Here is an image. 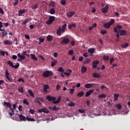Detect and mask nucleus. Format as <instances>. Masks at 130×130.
I'll return each mask as SVG.
<instances>
[{"instance_id": "nucleus-57", "label": "nucleus", "mask_w": 130, "mask_h": 130, "mask_svg": "<svg viewBox=\"0 0 130 130\" xmlns=\"http://www.w3.org/2000/svg\"><path fill=\"white\" fill-rule=\"evenodd\" d=\"M24 37H25V38L28 40H30V36H29L28 35H24Z\"/></svg>"}, {"instance_id": "nucleus-42", "label": "nucleus", "mask_w": 130, "mask_h": 130, "mask_svg": "<svg viewBox=\"0 0 130 130\" xmlns=\"http://www.w3.org/2000/svg\"><path fill=\"white\" fill-rule=\"evenodd\" d=\"M7 35H8L7 31L4 30V31L2 32V37H5V36H7Z\"/></svg>"}, {"instance_id": "nucleus-61", "label": "nucleus", "mask_w": 130, "mask_h": 130, "mask_svg": "<svg viewBox=\"0 0 130 130\" xmlns=\"http://www.w3.org/2000/svg\"><path fill=\"white\" fill-rule=\"evenodd\" d=\"M18 110H19V111H22L23 110V107H22V106L21 105L19 106Z\"/></svg>"}, {"instance_id": "nucleus-54", "label": "nucleus", "mask_w": 130, "mask_h": 130, "mask_svg": "<svg viewBox=\"0 0 130 130\" xmlns=\"http://www.w3.org/2000/svg\"><path fill=\"white\" fill-rule=\"evenodd\" d=\"M0 14H2V15H4L5 14L4 10L1 7H0Z\"/></svg>"}, {"instance_id": "nucleus-62", "label": "nucleus", "mask_w": 130, "mask_h": 130, "mask_svg": "<svg viewBox=\"0 0 130 130\" xmlns=\"http://www.w3.org/2000/svg\"><path fill=\"white\" fill-rule=\"evenodd\" d=\"M107 33V31L105 30H101V34H106Z\"/></svg>"}, {"instance_id": "nucleus-26", "label": "nucleus", "mask_w": 130, "mask_h": 130, "mask_svg": "<svg viewBox=\"0 0 130 130\" xmlns=\"http://www.w3.org/2000/svg\"><path fill=\"white\" fill-rule=\"evenodd\" d=\"M126 34V31L125 30H122L120 31V36H123Z\"/></svg>"}, {"instance_id": "nucleus-24", "label": "nucleus", "mask_w": 130, "mask_h": 130, "mask_svg": "<svg viewBox=\"0 0 130 130\" xmlns=\"http://www.w3.org/2000/svg\"><path fill=\"white\" fill-rule=\"evenodd\" d=\"M57 35L59 36H60L61 35V27H59L58 29H57V32H56Z\"/></svg>"}, {"instance_id": "nucleus-40", "label": "nucleus", "mask_w": 130, "mask_h": 130, "mask_svg": "<svg viewBox=\"0 0 130 130\" xmlns=\"http://www.w3.org/2000/svg\"><path fill=\"white\" fill-rule=\"evenodd\" d=\"M67 105H68V106H70V107H73L75 106V103H74L72 102H70V103L67 104Z\"/></svg>"}, {"instance_id": "nucleus-51", "label": "nucleus", "mask_w": 130, "mask_h": 130, "mask_svg": "<svg viewBox=\"0 0 130 130\" xmlns=\"http://www.w3.org/2000/svg\"><path fill=\"white\" fill-rule=\"evenodd\" d=\"M29 112V113H31V114H34V113H35V111H34V109H30Z\"/></svg>"}, {"instance_id": "nucleus-18", "label": "nucleus", "mask_w": 130, "mask_h": 130, "mask_svg": "<svg viewBox=\"0 0 130 130\" xmlns=\"http://www.w3.org/2000/svg\"><path fill=\"white\" fill-rule=\"evenodd\" d=\"M25 12H26V10L25 9L22 10L20 9L18 11V16L19 17H21L23 15V14L25 13Z\"/></svg>"}, {"instance_id": "nucleus-11", "label": "nucleus", "mask_w": 130, "mask_h": 130, "mask_svg": "<svg viewBox=\"0 0 130 130\" xmlns=\"http://www.w3.org/2000/svg\"><path fill=\"white\" fill-rule=\"evenodd\" d=\"M17 56L19 57V58L17 59L18 61H22V60H24V59L26 58V57L22 56L20 53L17 54Z\"/></svg>"}, {"instance_id": "nucleus-7", "label": "nucleus", "mask_w": 130, "mask_h": 130, "mask_svg": "<svg viewBox=\"0 0 130 130\" xmlns=\"http://www.w3.org/2000/svg\"><path fill=\"white\" fill-rule=\"evenodd\" d=\"M5 75L6 78H7V80L9 81V83H12V82H14V81H13V79L9 77V76H10V74L9 73V70H6Z\"/></svg>"}, {"instance_id": "nucleus-25", "label": "nucleus", "mask_w": 130, "mask_h": 130, "mask_svg": "<svg viewBox=\"0 0 130 130\" xmlns=\"http://www.w3.org/2000/svg\"><path fill=\"white\" fill-rule=\"evenodd\" d=\"M88 52H89V53H91V54H93V53L95 52V49H94V48H91L90 49H89L88 50Z\"/></svg>"}, {"instance_id": "nucleus-48", "label": "nucleus", "mask_w": 130, "mask_h": 130, "mask_svg": "<svg viewBox=\"0 0 130 130\" xmlns=\"http://www.w3.org/2000/svg\"><path fill=\"white\" fill-rule=\"evenodd\" d=\"M90 61L91 60H90V58H87L86 59L84 64H85L86 63H89V62H90Z\"/></svg>"}, {"instance_id": "nucleus-5", "label": "nucleus", "mask_w": 130, "mask_h": 130, "mask_svg": "<svg viewBox=\"0 0 130 130\" xmlns=\"http://www.w3.org/2000/svg\"><path fill=\"white\" fill-rule=\"evenodd\" d=\"M114 22V19H112L110 22L105 23L104 24V27H105V28H106V29H109V28L111 26V25H112V24H113Z\"/></svg>"}, {"instance_id": "nucleus-39", "label": "nucleus", "mask_w": 130, "mask_h": 130, "mask_svg": "<svg viewBox=\"0 0 130 130\" xmlns=\"http://www.w3.org/2000/svg\"><path fill=\"white\" fill-rule=\"evenodd\" d=\"M74 53H75V52H74V50H70L68 52V54L69 55H74Z\"/></svg>"}, {"instance_id": "nucleus-44", "label": "nucleus", "mask_w": 130, "mask_h": 130, "mask_svg": "<svg viewBox=\"0 0 130 130\" xmlns=\"http://www.w3.org/2000/svg\"><path fill=\"white\" fill-rule=\"evenodd\" d=\"M28 22H29V20H28V19H25V20H23L22 22V25L23 26H24V25H26L27 24V23H28Z\"/></svg>"}, {"instance_id": "nucleus-41", "label": "nucleus", "mask_w": 130, "mask_h": 130, "mask_svg": "<svg viewBox=\"0 0 130 130\" xmlns=\"http://www.w3.org/2000/svg\"><path fill=\"white\" fill-rule=\"evenodd\" d=\"M49 6H51L52 8H54V7H55V2H54V1L50 2Z\"/></svg>"}, {"instance_id": "nucleus-30", "label": "nucleus", "mask_w": 130, "mask_h": 130, "mask_svg": "<svg viewBox=\"0 0 130 130\" xmlns=\"http://www.w3.org/2000/svg\"><path fill=\"white\" fill-rule=\"evenodd\" d=\"M60 98L61 97L59 96L56 101H54V102H53V104H57L59 103V102H60Z\"/></svg>"}, {"instance_id": "nucleus-8", "label": "nucleus", "mask_w": 130, "mask_h": 130, "mask_svg": "<svg viewBox=\"0 0 130 130\" xmlns=\"http://www.w3.org/2000/svg\"><path fill=\"white\" fill-rule=\"evenodd\" d=\"M109 5L107 4L105 7L102 9V13H103V14H106L107 13H108V10L109 9Z\"/></svg>"}, {"instance_id": "nucleus-27", "label": "nucleus", "mask_w": 130, "mask_h": 130, "mask_svg": "<svg viewBox=\"0 0 130 130\" xmlns=\"http://www.w3.org/2000/svg\"><path fill=\"white\" fill-rule=\"evenodd\" d=\"M57 63V60H54L51 62V67H54V66H56Z\"/></svg>"}, {"instance_id": "nucleus-46", "label": "nucleus", "mask_w": 130, "mask_h": 130, "mask_svg": "<svg viewBox=\"0 0 130 130\" xmlns=\"http://www.w3.org/2000/svg\"><path fill=\"white\" fill-rule=\"evenodd\" d=\"M99 98H106V94H99Z\"/></svg>"}, {"instance_id": "nucleus-32", "label": "nucleus", "mask_w": 130, "mask_h": 130, "mask_svg": "<svg viewBox=\"0 0 130 130\" xmlns=\"http://www.w3.org/2000/svg\"><path fill=\"white\" fill-rule=\"evenodd\" d=\"M103 58L104 60H106V61H108V60H109V56L107 55H104Z\"/></svg>"}, {"instance_id": "nucleus-15", "label": "nucleus", "mask_w": 130, "mask_h": 130, "mask_svg": "<svg viewBox=\"0 0 130 130\" xmlns=\"http://www.w3.org/2000/svg\"><path fill=\"white\" fill-rule=\"evenodd\" d=\"M99 63V61L98 60L93 61L92 63V68H93L94 69H96V68H97V64H98Z\"/></svg>"}, {"instance_id": "nucleus-43", "label": "nucleus", "mask_w": 130, "mask_h": 130, "mask_svg": "<svg viewBox=\"0 0 130 130\" xmlns=\"http://www.w3.org/2000/svg\"><path fill=\"white\" fill-rule=\"evenodd\" d=\"M27 54V51H23L21 53V56H23L24 57H26L25 55Z\"/></svg>"}, {"instance_id": "nucleus-10", "label": "nucleus", "mask_w": 130, "mask_h": 130, "mask_svg": "<svg viewBox=\"0 0 130 130\" xmlns=\"http://www.w3.org/2000/svg\"><path fill=\"white\" fill-rule=\"evenodd\" d=\"M70 43V39L69 38H64L62 41L60 42L61 44L64 45Z\"/></svg>"}, {"instance_id": "nucleus-21", "label": "nucleus", "mask_w": 130, "mask_h": 130, "mask_svg": "<svg viewBox=\"0 0 130 130\" xmlns=\"http://www.w3.org/2000/svg\"><path fill=\"white\" fill-rule=\"evenodd\" d=\"M118 97H119V94L118 93H115L114 94V101H117L118 100Z\"/></svg>"}, {"instance_id": "nucleus-31", "label": "nucleus", "mask_w": 130, "mask_h": 130, "mask_svg": "<svg viewBox=\"0 0 130 130\" xmlns=\"http://www.w3.org/2000/svg\"><path fill=\"white\" fill-rule=\"evenodd\" d=\"M30 56L31 59H33L34 60H37V57L35 56V55H34V54H31Z\"/></svg>"}, {"instance_id": "nucleus-22", "label": "nucleus", "mask_w": 130, "mask_h": 130, "mask_svg": "<svg viewBox=\"0 0 130 130\" xmlns=\"http://www.w3.org/2000/svg\"><path fill=\"white\" fill-rule=\"evenodd\" d=\"M12 43H13V42L9 40L4 42L5 45H12Z\"/></svg>"}, {"instance_id": "nucleus-6", "label": "nucleus", "mask_w": 130, "mask_h": 130, "mask_svg": "<svg viewBox=\"0 0 130 130\" xmlns=\"http://www.w3.org/2000/svg\"><path fill=\"white\" fill-rule=\"evenodd\" d=\"M54 21H55V17L50 16L49 18V20L46 22V23L47 25H51V24H52L53 22H54Z\"/></svg>"}, {"instance_id": "nucleus-33", "label": "nucleus", "mask_w": 130, "mask_h": 130, "mask_svg": "<svg viewBox=\"0 0 130 130\" xmlns=\"http://www.w3.org/2000/svg\"><path fill=\"white\" fill-rule=\"evenodd\" d=\"M116 107H117V109L119 110V109H121L122 108V106L120 104H116Z\"/></svg>"}, {"instance_id": "nucleus-20", "label": "nucleus", "mask_w": 130, "mask_h": 130, "mask_svg": "<svg viewBox=\"0 0 130 130\" xmlns=\"http://www.w3.org/2000/svg\"><path fill=\"white\" fill-rule=\"evenodd\" d=\"M53 40V37H52V36L50 35H48V36L47 37V41L51 42V41H52Z\"/></svg>"}, {"instance_id": "nucleus-64", "label": "nucleus", "mask_w": 130, "mask_h": 130, "mask_svg": "<svg viewBox=\"0 0 130 130\" xmlns=\"http://www.w3.org/2000/svg\"><path fill=\"white\" fill-rule=\"evenodd\" d=\"M12 58L13 59H17V58H18V57L16 55H12Z\"/></svg>"}, {"instance_id": "nucleus-58", "label": "nucleus", "mask_w": 130, "mask_h": 130, "mask_svg": "<svg viewBox=\"0 0 130 130\" xmlns=\"http://www.w3.org/2000/svg\"><path fill=\"white\" fill-rule=\"evenodd\" d=\"M38 5L37 4H36L35 5H33V6L31 7L32 10H34L35 9H37Z\"/></svg>"}, {"instance_id": "nucleus-14", "label": "nucleus", "mask_w": 130, "mask_h": 130, "mask_svg": "<svg viewBox=\"0 0 130 130\" xmlns=\"http://www.w3.org/2000/svg\"><path fill=\"white\" fill-rule=\"evenodd\" d=\"M94 85H95L94 83H88V84H85L84 87L86 89H91V88H92V87H93V86H94Z\"/></svg>"}, {"instance_id": "nucleus-60", "label": "nucleus", "mask_w": 130, "mask_h": 130, "mask_svg": "<svg viewBox=\"0 0 130 130\" xmlns=\"http://www.w3.org/2000/svg\"><path fill=\"white\" fill-rule=\"evenodd\" d=\"M39 41L40 42H41L42 43H43V42H44V39L40 38L39 39Z\"/></svg>"}, {"instance_id": "nucleus-3", "label": "nucleus", "mask_w": 130, "mask_h": 130, "mask_svg": "<svg viewBox=\"0 0 130 130\" xmlns=\"http://www.w3.org/2000/svg\"><path fill=\"white\" fill-rule=\"evenodd\" d=\"M53 73L51 71H46L43 73V77L44 78H48L50 76H53Z\"/></svg>"}, {"instance_id": "nucleus-49", "label": "nucleus", "mask_w": 130, "mask_h": 130, "mask_svg": "<svg viewBox=\"0 0 130 130\" xmlns=\"http://www.w3.org/2000/svg\"><path fill=\"white\" fill-rule=\"evenodd\" d=\"M58 72H61V73H63L64 72V70H63L62 67H59L58 69Z\"/></svg>"}, {"instance_id": "nucleus-16", "label": "nucleus", "mask_w": 130, "mask_h": 130, "mask_svg": "<svg viewBox=\"0 0 130 130\" xmlns=\"http://www.w3.org/2000/svg\"><path fill=\"white\" fill-rule=\"evenodd\" d=\"M77 26V24H76V23L73 22L72 23L69 24L68 25V29H69V30H71L72 29V28H76V27Z\"/></svg>"}, {"instance_id": "nucleus-38", "label": "nucleus", "mask_w": 130, "mask_h": 130, "mask_svg": "<svg viewBox=\"0 0 130 130\" xmlns=\"http://www.w3.org/2000/svg\"><path fill=\"white\" fill-rule=\"evenodd\" d=\"M18 91L20 92V93H24V88H23V87H19Z\"/></svg>"}, {"instance_id": "nucleus-12", "label": "nucleus", "mask_w": 130, "mask_h": 130, "mask_svg": "<svg viewBox=\"0 0 130 130\" xmlns=\"http://www.w3.org/2000/svg\"><path fill=\"white\" fill-rule=\"evenodd\" d=\"M18 116L19 117L20 121H26L27 118L26 117L23 116L22 114H18Z\"/></svg>"}, {"instance_id": "nucleus-4", "label": "nucleus", "mask_w": 130, "mask_h": 130, "mask_svg": "<svg viewBox=\"0 0 130 130\" xmlns=\"http://www.w3.org/2000/svg\"><path fill=\"white\" fill-rule=\"evenodd\" d=\"M40 101H41V102H44V100L43 99V98L40 96H37L35 100V103L38 104L39 105H41L42 103H41Z\"/></svg>"}, {"instance_id": "nucleus-50", "label": "nucleus", "mask_w": 130, "mask_h": 130, "mask_svg": "<svg viewBox=\"0 0 130 130\" xmlns=\"http://www.w3.org/2000/svg\"><path fill=\"white\" fill-rule=\"evenodd\" d=\"M18 82H19V83L21 82H22V83H25V80H24V79H23V78H20L18 79Z\"/></svg>"}, {"instance_id": "nucleus-63", "label": "nucleus", "mask_w": 130, "mask_h": 130, "mask_svg": "<svg viewBox=\"0 0 130 130\" xmlns=\"http://www.w3.org/2000/svg\"><path fill=\"white\" fill-rule=\"evenodd\" d=\"M90 95H91L90 92H88V91H87L85 94V97H88V96H90Z\"/></svg>"}, {"instance_id": "nucleus-56", "label": "nucleus", "mask_w": 130, "mask_h": 130, "mask_svg": "<svg viewBox=\"0 0 130 130\" xmlns=\"http://www.w3.org/2000/svg\"><path fill=\"white\" fill-rule=\"evenodd\" d=\"M44 112L45 113H49V110H48V109H47L46 108H44Z\"/></svg>"}, {"instance_id": "nucleus-1", "label": "nucleus", "mask_w": 130, "mask_h": 130, "mask_svg": "<svg viewBox=\"0 0 130 130\" xmlns=\"http://www.w3.org/2000/svg\"><path fill=\"white\" fill-rule=\"evenodd\" d=\"M3 105H6L7 107H9V109L8 110V114H9L10 116H12L13 114H15V109H16V107H17V104H15L12 105L13 108H12V104L4 102L3 103Z\"/></svg>"}, {"instance_id": "nucleus-47", "label": "nucleus", "mask_w": 130, "mask_h": 130, "mask_svg": "<svg viewBox=\"0 0 130 130\" xmlns=\"http://www.w3.org/2000/svg\"><path fill=\"white\" fill-rule=\"evenodd\" d=\"M70 93L72 95V94H74V92H75V88H70Z\"/></svg>"}, {"instance_id": "nucleus-13", "label": "nucleus", "mask_w": 130, "mask_h": 130, "mask_svg": "<svg viewBox=\"0 0 130 130\" xmlns=\"http://www.w3.org/2000/svg\"><path fill=\"white\" fill-rule=\"evenodd\" d=\"M49 110L51 111H57V110H59V108L56 107V106H54L53 107H49Z\"/></svg>"}, {"instance_id": "nucleus-37", "label": "nucleus", "mask_w": 130, "mask_h": 130, "mask_svg": "<svg viewBox=\"0 0 130 130\" xmlns=\"http://www.w3.org/2000/svg\"><path fill=\"white\" fill-rule=\"evenodd\" d=\"M50 14H51V15L55 14V10H54V8H51L50 10Z\"/></svg>"}, {"instance_id": "nucleus-19", "label": "nucleus", "mask_w": 130, "mask_h": 130, "mask_svg": "<svg viewBox=\"0 0 130 130\" xmlns=\"http://www.w3.org/2000/svg\"><path fill=\"white\" fill-rule=\"evenodd\" d=\"M47 89H49V85L48 84H45L43 88V91L45 93L47 92Z\"/></svg>"}, {"instance_id": "nucleus-28", "label": "nucleus", "mask_w": 130, "mask_h": 130, "mask_svg": "<svg viewBox=\"0 0 130 130\" xmlns=\"http://www.w3.org/2000/svg\"><path fill=\"white\" fill-rule=\"evenodd\" d=\"M83 95H84V91H81L77 93V96L78 97H79V98H81V97H83Z\"/></svg>"}, {"instance_id": "nucleus-55", "label": "nucleus", "mask_w": 130, "mask_h": 130, "mask_svg": "<svg viewBox=\"0 0 130 130\" xmlns=\"http://www.w3.org/2000/svg\"><path fill=\"white\" fill-rule=\"evenodd\" d=\"M113 61H114V58H111L110 59V64H112V62H113Z\"/></svg>"}, {"instance_id": "nucleus-2", "label": "nucleus", "mask_w": 130, "mask_h": 130, "mask_svg": "<svg viewBox=\"0 0 130 130\" xmlns=\"http://www.w3.org/2000/svg\"><path fill=\"white\" fill-rule=\"evenodd\" d=\"M8 64H9V66H10V67H11V68H12L13 69H19V67H20V63H19V62L16 63V64L14 65V63H13V62L12 61H7Z\"/></svg>"}, {"instance_id": "nucleus-9", "label": "nucleus", "mask_w": 130, "mask_h": 130, "mask_svg": "<svg viewBox=\"0 0 130 130\" xmlns=\"http://www.w3.org/2000/svg\"><path fill=\"white\" fill-rule=\"evenodd\" d=\"M47 100H48L49 102H51L52 101L53 103L56 100V98L55 97L51 96L50 95H48L46 97Z\"/></svg>"}, {"instance_id": "nucleus-23", "label": "nucleus", "mask_w": 130, "mask_h": 130, "mask_svg": "<svg viewBox=\"0 0 130 130\" xmlns=\"http://www.w3.org/2000/svg\"><path fill=\"white\" fill-rule=\"evenodd\" d=\"M28 93H29V95H30V96L32 97V98H35V95H34V93L31 89H29L28 90Z\"/></svg>"}, {"instance_id": "nucleus-34", "label": "nucleus", "mask_w": 130, "mask_h": 130, "mask_svg": "<svg viewBox=\"0 0 130 130\" xmlns=\"http://www.w3.org/2000/svg\"><path fill=\"white\" fill-rule=\"evenodd\" d=\"M128 46V43H125L121 45V48H126Z\"/></svg>"}, {"instance_id": "nucleus-35", "label": "nucleus", "mask_w": 130, "mask_h": 130, "mask_svg": "<svg viewBox=\"0 0 130 130\" xmlns=\"http://www.w3.org/2000/svg\"><path fill=\"white\" fill-rule=\"evenodd\" d=\"M26 120H27V121H35L36 120H35V119L34 118H29V117H27Z\"/></svg>"}, {"instance_id": "nucleus-17", "label": "nucleus", "mask_w": 130, "mask_h": 130, "mask_svg": "<svg viewBox=\"0 0 130 130\" xmlns=\"http://www.w3.org/2000/svg\"><path fill=\"white\" fill-rule=\"evenodd\" d=\"M74 15H75V11H70L67 13V17H68V18H72Z\"/></svg>"}, {"instance_id": "nucleus-59", "label": "nucleus", "mask_w": 130, "mask_h": 130, "mask_svg": "<svg viewBox=\"0 0 130 130\" xmlns=\"http://www.w3.org/2000/svg\"><path fill=\"white\" fill-rule=\"evenodd\" d=\"M116 28L117 29H122V26L120 25H119V24H117L116 25Z\"/></svg>"}, {"instance_id": "nucleus-36", "label": "nucleus", "mask_w": 130, "mask_h": 130, "mask_svg": "<svg viewBox=\"0 0 130 130\" xmlns=\"http://www.w3.org/2000/svg\"><path fill=\"white\" fill-rule=\"evenodd\" d=\"M87 71V68L85 67H82V70H81V72L82 73V74H84V73H86V72Z\"/></svg>"}, {"instance_id": "nucleus-45", "label": "nucleus", "mask_w": 130, "mask_h": 130, "mask_svg": "<svg viewBox=\"0 0 130 130\" xmlns=\"http://www.w3.org/2000/svg\"><path fill=\"white\" fill-rule=\"evenodd\" d=\"M22 103H23V104H26V105H29V102L26 99H24Z\"/></svg>"}, {"instance_id": "nucleus-29", "label": "nucleus", "mask_w": 130, "mask_h": 130, "mask_svg": "<svg viewBox=\"0 0 130 130\" xmlns=\"http://www.w3.org/2000/svg\"><path fill=\"white\" fill-rule=\"evenodd\" d=\"M93 78H100V75L98 73H94L92 74Z\"/></svg>"}, {"instance_id": "nucleus-53", "label": "nucleus", "mask_w": 130, "mask_h": 130, "mask_svg": "<svg viewBox=\"0 0 130 130\" xmlns=\"http://www.w3.org/2000/svg\"><path fill=\"white\" fill-rule=\"evenodd\" d=\"M78 112H80V113H84V112H85V110H83V109H78Z\"/></svg>"}, {"instance_id": "nucleus-52", "label": "nucleus", "mask_w": 130, "mask_h": 130, "mask_svg": "<svg viewBox=\"0 0 130 130\" xmlns=\"http://www.w3.org/2000/svg\"><path fill=\"white\" fill-rule=\"evenodd\" d=\"M67 0H61V4L62 6H64L66 5Z\"/></svg>"}]
</instances>
